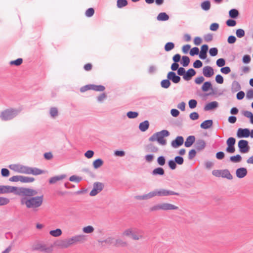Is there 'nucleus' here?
Segmentation results:
<instances>
[{"mask_svg":"<svg viewBox=\"0 0 253 253\" xmlns=\"http://www.w3.org/2000/svg\"><path fill=\"white\" fill-rule=\"evenodd\" d=\"M127 4V1L126 0H117V6L118 8H121L126 6Z\"/></svg>","mask_w":253,"mask_h":253,"instance_id":"nucleus-43","label":"nucleus"},{"mask_svg":"<svg viewBox=\"0 0 253 253\" xmlns=\"http://www.w3.org/2000/svg\"><path fill=\"white\" fill-rule=\"evenodd\" d=\"M250 131L248 128H238L237 136L238 138H247L249 137Z\"/></svg>","mask_w":253,"mask_h":253,"instance_id":"nucleus-14","label":"nucleus"},{"mask_svg":"<svg viewBox=\"0 0 253 253\" xmlns=\"http://www.w3.org/2000/svg\"><path fill=\"white\" fill-rule=\"evenodd\" d=\"M9 199L4 197H0V206H4L9 203Z\"/></svg>","mask_w":253,"mask_h":253,"instance_id":"nucleus-57","label":"nucleus"},{"mask_svg":"<svg viewBox=\"0 0 253 253\" xmlns=\"http://www.w3.org/2000/svg\"><path fill=\"white\" fill-rule=\"evenodd\" d=\"M168 165L170 169L173 170L176 168V164L174 160H170L168 162Z\"/></svg>","mask_w":253,"mask_h":253,"instance_id":"nucleus-54","label":"nucleus"},{"mask_svg":"<svg viewBox=\"0 0 253 253\" xmlns=\"http://www.w3.org/2000/svg\"><path fill=\"white\" fill-rule=\"evenodd\" d=\"M31 190L30 195H19L21 196L20 203L22 205H24L28 209H32L34 211H37L38 209L42 205L43 201V196H35L38 194V191L35 189L29 188H25Z\"/></svg>","mask_w":253,"mask_h":253,"instance_id":"nucleus-1","label":"nucleus"},{"mask_svg":"<svg viewBox=\"0 0 253 253\" xmlns=\"http://www.w3.org/2000/svg\"><path fill=\"white\" fill-rule=\"evenodd\" d=\"M20 164H11L9 166V168L11 170L19 173Z\"/></svg>","mask_w":253,"mask_h":253,"instance_id":"nucleus-45","label":"nucleus"},{"mask_svg":"<svg viewBox=\"0 0 253 253\" xmlns=\"http://www.w3.org/2000/svg\"><path fill=\"white\" fill-rule=\"evenodd\" d=\"M190 63V59L187 56H183L182 57V60L181 64L183 67H187Z\"/></svg>","mask_w":253,"mask_h":253,"instance_id":"nucleus-41","label":"nucleus"},{"mask_svg":"<svg viewBox=\"0 0 253 253\" xmlns=\"http://www.w3.org/2000/svg\"><path fill=\"white\" fill-rule=\"evenodd\" d=\"M221 177L223 178H226L229 180H231L233 179V176L230 173V171L228 169H224L222 170V175Z\"/></svg>","mask_w":253,"mask_h":253,"instance_id":"nucleus-32","label":"nucleus"},{"mask_svg":"<svg viewBox=\"0 0 253 253\" xmlns=\"http://www.w3.org/2000/svg\"><path fill=\"white\" fill-rule=\"evenodd\" d=\"M195 141V137L194 135H190L187 138L184 143L186 147H190Z\"/></svg>","mask_w":253,"mask_h":253,"instance_id":"nucleus-25","label":"nucleus"},{"mask_svg":"<svg viewBox=\"0 0 253 253\" xmlns=\"http://www.w3.org/2000/svg\"><path fill=\"white\" fill-rule=\"evenodd\" d=\"M174 47V44L172 42H167L164 47L165 50L166 51H169L173 49Z\"/></svg>","mask_w":253,"mask_h":253,"instance_id":"nucleus-40","label":"nucleus"},{"mask_svg":"<svg viewBox=\"0 0 253 253\" xmlns=\"http://www.w3.org/2000/svg\"><path fill=\"white\" fill-rule=\"evenodd\" d=\"M23 59L22 58H18L15 60L11 61L10 62L11 65H15L16 66H19L22 63Z\"/></svg>","mask_w":253,"mask_h":253,"instance_id":"nucleus-60","label":"nucleus"},{"mask_svg":"<svg viewBox=\"0 0 253 253\" xmlns=\"http://www.w3.org/2000/svg\"><path fill=\"white\" fill-rule=\"evenodd\" d=\"M177 209H178V207L174 205L167 203H162V210L169 211Z\"/></svg>","mask_w":253,"mask_h":253,"instance_id":"nucleus-23","label":"nucleus"},{"mask_svg":"<svg viewBox=\"0 0 253 253\" xmlns=\"http://www.w3.org/2000/svg\"><path fill=\"white\" fill-rule=\"evenodd\" d=\"M151 173L154 176L163 175L165 174V170L163 168L158 167L154 169Z\"/></svg>","mask_w":253,"mask_h":253,"instance_id":"nucleus-27","label":"nucleus"},{"mask_svg":"<svg viewBox=\"0 0 253 253\" xmlns=\"http://www.w3.org/2000/svg\"><path fill=\"white\" fill-rule=\"evenodd\" d=\"M19 173L38 175L44 173V171L36 167H30L20 164Z\"/></svg>","mask_w":253,"mask_h":253,"instance_id":"nucleus-6","label":"nucleus"},{"mask_svg":"<svg viewBox=\"0 0 253 253\" xmlns=\"http://www.w3.org/2000/svg\"><path fill=\"white\" fill-rule=\"evenodd\" d=\"M229 15L232 18H236L239 15V12L236 9H232L229 11Z\"/></svg>","mask_w":253,"mask_h":253,"instance_id":"nucleus-42","label":"nucleus"},{"mask_svg":"<svg viewBox=\"0 0 253 253\" xmlns=\"http://www.w3.org/2000/svg\"><path fill=\"white\" fill-rule=\"evenodd\" d=\"M241 88V85L238 82L234 81L232 82L231 85V91L232 92H236Z\"/></svg>","mask_w":253,"mask_h":253,"instance_id":"nucleus-28","label":"nucleus"},{"mask_svg":"<svg viewBox=\"0 0 253 253\" xmlns=\"http://www.w3.org/2000/svg\"><path fill=\"white\" fill-rule=\"evenodd\" d=\"M66 175L62 174L58 175H56L50 178L48 180V182L50 184H56L58 181L62 180L66 177Z\"/></svg>","mask_w":253,"mask_h":253,"instance_id":"nucleus-17","label":"nucleus"},{"mask_svg":"<svg viewBox=\"0 0 253 253\" xmlns=\"http://www.w3.org/2000/svg\"><path fill=\"white\" fill-rule=\"evenodd\" d=\"M90 90L97 91H103L105 90V87L102 85L89 84Z\"/></svg>","mask_w":253,"mask_h":253,"instance_id":"nucleus-30","label":"nucleus"},{"mask_svg":"<svg viewBox=\"0 0 253 253\" xmlns=\"http://www.w3.org/2000/svg\"><path fill=\"white\" fill-rule=\"evenodd\" d=\"M209 53L211 56H215L218 54V49L216 47L211 48L209 50Z\"/></svg>","mask_w":253,"mask_h":253,"instance_id":"nucleus-53","label":"nucleus"},{"mask_svg":"<svg viewBox=\"0 0 253 253\" xmlns=\"http://www.w3.org/2000/svg\"><path fill=\"white\" fill-rule=\"evenodd\" d=\"M188 105L190 109H194L197 106V101L195 99H191L188 102Z\"/></svg>","mask_w":253,"mask_h":253,"instance_id":"nucleus-52","label":"nucleus"},{"mask_svg":"<svg viewBox=\"0 0 253 253\" xmlns=\"http://www.w3.org/2000/svg\"><path fill=\"white\" fill-rule=\"evenodd\" d=\"M216 65L219 67H222L225 65V60L223 58H219L216 62Z\"/></svg>","mask_w":253,"mask_h":253,"instance_id":"nucleus-58","label":"nucleus"},{"mask_svg":"<svg viewBox=\"0 0 253 253\" xmlns=\"http://www.w3.org/2000/svg\"><path fill=\"white\" fill-rule=\"evenodd\" d=\"M62 230L59 228H57L55 230H52L49 231V234L54 237H59L62 235Z\"/></svg>","mask_w":253,"mask_h":253,"instance_id":"nucleus-31","label":"nucleus"},{"mask_svg":"<svg viewBox=\"0 0 253 253\" xmlns=\"http://www.w3.org/2000/svg\"><path fill=\"white\" fill-rule=\"evenodd\" d=\"M196 72L195 70L192 68H190L186 71L185 74L183 76V79L186 81H189L192 79V77L196 75Z\"/></svg>","mask_w":253,"mask_h":253,"instance_id":"nucleus-20","label":"nucleus"},{"mask_svg":"<svg viewBox=\"0 0 253 253\" xmlns=\"http://www.w3.org/2000/svg\"><path fill=\"white\" fill-rule=\"evenodd\" d=\"M184 142L183 137L181 136H178L172 140L171 142V146L174 148H176L181 146Z\"/></svg>","mask_w":253,"mask_h":253,"instance_id":"nucleus-16","label":"nucleus"},{"mask_svg":"<svg viewBox=\"0 0 253 253\" xmlns=\"http://www.w3.org/2000/svg\"><path fill=\"white\" fill-rule=\"evenodd\" d=\"M147 148H148V151L153 152V153H157L159 151L158 147L152 144L148 145Z\"/></svg>","mask_w":253,"mask_h":253,"instance_id":"nucleus-44","label":"nucleus"},{"mask_svg":"<svg viewBox=\"0 0 253 253\" xmlns=\"http://www.w3.org/2000/svg\"><path fill=\"white\" fill-rule=\"evenodd\" d=\"M103 161L101 159H97L93 162V166L95 169H97L102 166Z\"/></svg>","mask_w":253,"mask_h":253,"instance_id":"nucleus-36","label":"nucleus"},{"mask_svg":"<svg viewBox=\"0 0 253 253\" xmlns=\"http://www.w3.org/2000/svg\"><path fill=\"white\" fill-rule=\"evenodd\" d=\"M83 231L85 233H91L93 232L94 228L92 226H87L83 228Z\"/></svg>","mask_w":253,"mask_h":253,"instance_id":"nucleus-50","label":"nucleus"},{"mask_svg":"<svg viewBox=\"0 0 253 253\" xmlns=\"http://www.w3.org/2000/svg\"><path fill=\"white\" fill-rule=\"evenodd\" d=\"M199 53V49L197 47H193L190 51L191 56L198 55Z\"/></svg>","mask_w":253,"mask_h":253,"instance_id":"nucleus-59","label":"nucleus"},{"mask_svg":"<svg viewBox=\"0 0 253 253\" xmlns=\"http://www.w3.org/2000/svg\"><path fill=\"white\" fill-rule=\"evenodd\" d=\"M174 161L175 162L176 164H178L179 165H181L184 163V159L183 158L180 156H177L174 158Z\"/></svg>","mask_w":253,"mask_h":253,"instance_id":"nucleus-51","label":"nucleus"},{"mask_svg":"<svg viewBox=\"0 0 253 253\" xmlns=\"http://www.w3.org/2000/svg\"><path fill=\"white\" fill-rule=\"evenodd\" d=\"M167 78L169 79L174 84H178L181 80V78L178 75H177L174 72H169L167 76Z\"/></svg>","mask_w":253,"mask_h":253,"instance_id":"nucleus-13","label":"nucleus"},{"mask_svg":"<svg viewBox=\"0 0 253 253\" xmlns=\"http://www.w3.org/2000/svg\"><path fill=\"white\" fill-rule=\"evenodd\" d=\"M248 144V141L246 140L242 139L239 141L238 146L241 153H246L249 151L250 147Z\"/></svg>","mask_w":253,"mask_h":253,"instance_id":"nucleus-9","label":"nucleus"},{"mask_svg":"<svg viewBox=\"0 0 253 253\" xmlns=\"http://www.w3.org/2000/svg\"><path fill=\"white\" fill-rule=\"evenodd\" d=\"M144 158H145V161L147 162L150 163L153 161V160L154 158V156L153 154H148V155H145Z\"/></svg>","mask_w":253,"mask_h":253,"instance_id":"nucleus-63","label":"nucleus"},{"mask_svg":"<svg viewBox=\"0 0 253 253\" xmlns=\"http://www.w3.org/2000/svg\"><path fill=\"white\" fill-rule=\"evenodd\" d=\"M201 6V8L203 10L208 11L210 9L211 7L210 1L209 0L204 1V2H202Z\"/></svg>","mask_w":253,"mask_h":253,"instance_id":"nucleus-37","label":"nucleus"},{"mask_svg":"<svg viewBox=\"0 0 253 253\" xmlns=\"http://www.w3.org/2000/svg\"><path fill=\"white\" fill-rule=\"evenodd\" d=\"M71 246L78 243H83L85 241V236L84 235H77L69 238Z\"/></svg>","mask_w":253,"mask_h":253,"instance_id":"nucleus-11","label":"nucleus"},{"mask_svg":"<svg viewBox=\"0 0 253 253\" xmlns=\"http://www.w3.org/2000/svg\"><path fill=\"white\" fill-rule=\"evenodd\" d=\"M127 243L126 242L120 239H116L115 243V245L116 246L125 247Z\"/></svg>","mask_w":253,"mask_h":253,"instance_id":"nucleus-47","label":"nucleus"},{"mask_svg":"<svg viewBox=\"0 0 253 253\" xmlns=\"http://www.w3.org/2000/svg\"><path fill=\"white\" fill-rule=\"evenodd\" d=\"M144 231L142 230L134 228L127 229L124 231L123 235L124 236H131L132 239L134 240H138L140 239H144Z\"/></svg>","mask_w":253,"mask_h":253,"instance_id":"nucleus-5","label":"nucleus"},{"mask_svg":"<svg viewBox=\"0 0 253 253\" xmlns=\"http://www.w3.org/2000/svg\"><path fill=\"white\" fill-rule=\"evenodd\" d=\"M213 125V121L212 120H207L204 121L200 125V127L205 129L210 128Z\"/></svg>","mask_w":253,"mask_h":253,"instance_id":"nucleus-24","label":"nucleus"},{"mask_svg":"<svg viewBox=\"0 0 253 253\" xmlns=\"http://www.w3.org/2000/svg\"><path fill=\"white\" fill-rule=\"evenodd\" d=\"M156 194L157 196L159 197H165V196H169L171 195H179V194L178 193L174 192L171 190H167L165 189H156Z\"/></svg>","mask_w":253,"mask_h":253,"instance_id":"nucleus-8","label":"nucleus"},{"mask_svg":"<svg viewBox=\"0 0 253 253\" xmlns=\"http://www.w3.org/2000/svg\"><path fill=\"white\" fill-rule=\"evenodd\" d=\"M246 97L248 99H253V89L251 88L247 92Z\"/></svg>","mask_w":253,"mask_h":253,"instance_id":"nucleus-64","label":"nucleus"},{"mask_svg":"<svg viewBox=\"0 0 253 253\" xmlns=\"http://www.w3.org/2000/svg\"><path fill=\"white\" fill-rule=\"evenodd\" d=\"M49 114L51 117L55 118L58 116V109L56 107H52L49 110Z\"/></svg>","mask_w":253,"mask_h":253,"instance_id":"nucleus-39","label":"nucleus"},{"mask_svg":"<svg viewBox=\"0 0 253 253\" xmlns=\"http://www.w3.org/2000/svg\"><path fill=\"white\" fill-rule=\"evenodd\" d=\"M169 132L168 130L163 129L153 134L149 138V141L151 142L157 141L159 144L165 146L167 144V140L164 138L169 136Z\"/></svg>","mask_w":253,"mask_h":253,"instance_id":"nucleus-3","label":"nucleus"},{"mask_svg":"<svg viewBox=\"0 0 253 253\" xmlns=\"http://www.w3.org/2000/svg\"><path fill=\"white\" fill-rule=\"evenodd\" d=\"M34 181L35 178L34 177L21 175V182L22 183H31Z\"/></svg>","mask_w":253,"mask_h":253,"instance_id":"nucleus-34","label":"nucleus"},{"mask_svg":"<svg viewBox=\"0 0 253 253\" xmlns=\"http://www.w3.org/2000/svg\"><path fill=\"white\" fill-rule=\"evenodd\" d=\"M196 155V151L195 149H192L189 152L188 154V159L191 160H192Z\"/></svg>","mask_w":253,"mask_h":253,"instance_id":"nucleus-61","label":"nucleus"},{"mask_svg":"<svg viewBox=\"0 0 253 253\" xmlns=\"http://www.w3.org/2000/svg\"><path fill=\"white\" fill-rule=\"evenodd\" d=\"M149 127V122L148 121H144L139 124V129L142 132L146 131Z\"/></svg>","mask_w":253,"mask_h":253,"instance_id":"nucleus-26","label":"nucleus"},{"mask_svg":"<svg viewBox=\"0 0 253 253\" xmlns=\"http://www.w3.org/2000/svg\"><path fill=\"white\" fill-rule=\"evenodd\" d=\"M169 19V16L165 12L160 13L157 17L158 21H165Z\"/></svg>","mask_w":253,"mask_h":253,"instance_id":"nucleus-29","label":"nucleus"},{"mask_svg":"<svg viewBox=\"0 0 253 253\" xmlns=\"http://www.w3.org/2000/svg\"><path fill=\"white\" fill-rule=\"evenodd\" d=\"M203 74L207 78H210L214 75V70L210 66H205L203 69Z\"/></svg>","mask_w":253,"mask_h":253,"instance_id":"nucleus-18","label":"nucleus"},{"mask_svg":"<svg viewBox=\"0 0 253 253\" xmlns=\"http://www.w3.org/2000/svg\"><path fill=\"white\" fill-rule=\"evenodd\" d=\"M82 180V177L76 176L75 175H72L69 178V180L71 181L76 182H79Z\"/></svg>","mask_w":253,"mask_h":253,"instance_id":"nucleus-55","label":"nucleus"},{"mask_svg":"<svg viewBox=\"0 0 253 253\" xmlns=\"http://www.w3.org/2000/svg\"><path fill=\"white\" fill-rule=\"evenodd\" d=\"M35 249L36 250H39L41 252L45 253L51 252L52 251V247H47L44 244H38Z\"/></svg>","mask_w":253,"mask_h":253,"instance_id":"nucleus-19","label":"nucleus"},{"mask_svg":"<svg viewBox=\"0 0 253 253\" xmlns=\"http://www.w3.org/2000/svg\"><path fill=\"white\" fill-rule=\"evenodd\" d=\"M194 146L197 151L200 152L205 148L206 143L204 140L199 139L196 140Z\"/></svg>","mask_w":253,"mask_h":253,"instance_id":"nucleus-15","label":"nucleus"},{"mask_svg":"<svg viewBox=\"0 0 253 253\" xmlns=\"http://www.w3.org/2000/svg\"><path fill=\"white\" fill-rule=\"evenodd\" d=\"M218 107V103L214 101L207 103L204 107L205 111H211L217 108Z\"/></svg>","mask_w":253,"mask_h":253,"instance_id":"nucleus-21","label":"nucleus"},{"mask_svg":"<svg viewBox=\"0 0 253 253\" xmlns=\"http://www.w3.org/2000/svg\"><path fill=\"white\" fill-rule=\"evenodd\" d=\"M21 112V109L9 108L5 109L0 114V119L3 121H8L16 117Z\"/></svg>","mask_w":253,"mask_h":253,"instance_id":"nucleus-4","label":"nucleus"},{"mask_svg":"<svg viewBox=\"0 0 253 253\" xmlns=\"http://www.w3.org/2000/svg\"><path fill=\"white\" fill-rule=\"evenodd\" d=\"M157 163L161 166L165 165L166 164V158L163 156H159L157 159Z\"/></svg>","mask_w":253,"mask_h":253,"instance_id":"nucleus-48","label":"nucleus"},{"mask_svg":"<svg viewBox=\"0 0 253 253\" xmlns=\"http://www.w3.org/2000/svg\"><path fill=\"white\" fill-rule=\"evenodd\" d=\"M236 143V139L235 138L231 137H229L226 141V144L228 145H235Z\"/></svg>","mask_w":253,"mask_h":253,"instance_id":"nucleus-62","label":"nucleus"},{"mask_svg":"<svg viewBox=\"0 0 253 253\" xmlns=\"http://www.w3.org/2000/svg\"><path fill=\"white\" fill-rule=\"evenodd\" d=\"M31 190L25 189L24 187H17L8 185H0V194L14 193L17 195H30Z\"/></svg>","mask_w":253,"mask_h":253,"instance_id":"nucleus-2","label":"nucleus"},{"mask_svg":"<svg viewBox=\"0 0 253 253\" xmlns=\"http://www.w3.org/2000/svg\"><path fill=\"white\" fill-rule=\"evenodd\" d=\"M156 190L151 191L147 194H144L143 195H137L135 196V199L137 200H147L150 199L155 196H156Z\"/></svg>","mask_w":253,"mask_h":253,"instance_id":"nucleus-12","label":"nucleus"},{"mask_svg":"<svg viewBox=\"0 0 253 253\" xmlns=\"http://www.w3.org/2000/svg\"><path fill=\"white\" fill-rule=\"evenodd\" d=\"M138 113L137 112L129 111L127 113L126 116L129 119H134L138 116Z\"/></svg>","mask_w":253,"mask_h":253,"instance_id":"nucleus-46","label":"nucleus"},{"mask_svg":"<svg viewBox=\"0 0 253 253\" xmlns=\"http://www.w3.org/2000/svg\"><path fill=\"white\" fill-rule=\"evenodd\" d=\"M104 188V184L99 182H96L93 183V188L90 192L89 195L91 196H96Z\"/></svg>","mask_w":253,"mask_h":253,"instance_id":"nucleus-7","label":"nucleus"},{"mask_svg":"<svg viewBox=\"0 0 253 253\" xmlns=\"http://www.w3.org/2000/svg\"><path fill=\"white\" fill-rule=\"evenodd\" d=\"M247 169L245 168L237 169L236 171V174L237 177L242 178L247 174Z\"/></svg>","mask_w":253,"mask_h":253,"instance_id":"nucleus-22","label":"nucleus"},{"mask_svg":"<svg viewBox=\"0 0 253 253\" xmlns=\"http://www.w3.org/2000/svg\"><path fill=\"white\" fill-rule=\"evenodd\" d=\"M94 13V10L93 8H88L85 13V16L87 17H91Z\"/></svg>","mask_w":253,"mask_h":253,"instance_id":"nucleus-56","label":"nucleus"},{"mask_svg":"<svg viewBox=\"0 0 253 253\" xmlns=\"http://www.w3.org/2000/svg\"><path fill=\"white\" fill-rule=\"evenodd\" d=\"M236 35L238 38H242L245 35V31L242 29H238L236 31Z\"/></svg>","mask_w":253,"mask_h":253,"instance_id":"nucleus-49","label":"nucleus"},{"mask_svg":"<svg viewBox=\"0 0 253 253\" xmlns=\"http://www.w3.org/2000/svg\"><path fill=\"white\" fill-rule=\"evenodd\" d=\"M55 245L60 249H67L71 246L69 238L58 241Z\"/></svg>","mask_w":253,"mask_h":253,"instance_id":"nucleus-10","label":"nucleus"},{"mask_svg":"<svg viewBox=\"0 0 253 253\" xmlns=\"http://www.w3.org/2000/svg\"><path fill=\"white\" fill-rule=\"evenodd\" d=\"M161 86L164 88H168L171 85L170 81L169 79H165L161 82Z\"/></svg>","mask_w":253,"mask_h":253,"instance_id":"nucleus-33","label":"nucleus"},{"mask_svg":"<svg viewBox=\"0 0 253 253\" xmlns=\"http://www.w3.org/2000/svg\"><path fill=\"white\" fill-rule=\"evenodd\" d=\"M230 161L233 163H239L242 161V157L239 154L231 156L230 157Z\"/></svg>","mask_w":253,"mask_h":253,"instance_id":"nucleus-38","label":"nucleus"},{"mask_svg":"<svg viewBox=\"0 0 253 253\" xmlns=\"http://www.w3.org/2000/svg\"><path fill=\"white\" fill-rule=\"evenodd\" d=\"M211 88H212V85L210 82H205L201 87L202 90L204 92L207 91L210 89H211Z\"/></svg>","mask_w":253,"mask_h":253,"instance_id":"nucleus-35","label":"nucleus"}]
</instances>
